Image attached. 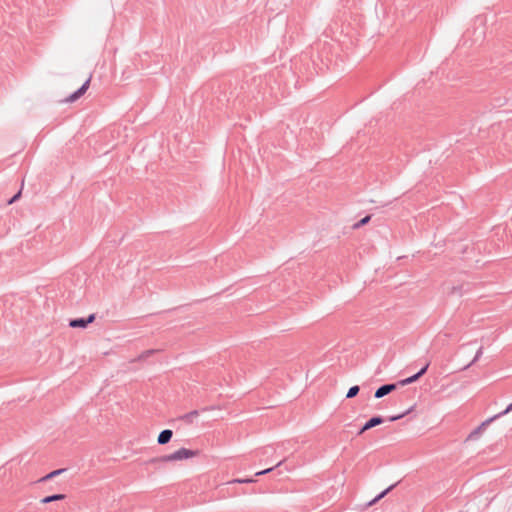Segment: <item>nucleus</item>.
I'll return each instance as SVG.
<instances>
[{"mask_svg": "<svg viewBox=\"0 0 512 512\" xmlns=\"http://www.w3.org/2000/svg\"><path fill=\"white\" fill-rule=\"evenodd\" d=\"M199 454L196 450H191L188 448H179L178 450H175L174 452L163 455L159 458V461L162 463H169V462H177V461H184L191 458L197 457Z\"/></svg>", "mask_w": 512, "mask_h": 512, "instance_id": "1", "label": "nucleus"}, {"mask_svg": "<svg viewBox=\"0 0 512 512\" xmlns=\"http://www.w3.org/2000/svg\"><path fill=\"white\" fill-rule=\"evenodd\" d=\"M512 411V402L506 407V409L504 411H502L501 413H499L498 415H495L491 418H488L486 419L484 422H482L475 430H473L469 436H468V439H475L477 438L478 436H480L486 429V427L494 420L496 419L497 417L501 416V415H506L508 413H510Z\"/></svg>", "mask_w": 512, "mask_h": 512, "instance_id": "2", "label": "nucleus"}, {"mask_svg": "<svg viewBox=\"0 0 512 512\" xmlns=\"http://www.w3.org/2000/svg\"><path fill=\"white\" fill-rule=\"evenodd\" d=\"M91 79H92V76L90 75L86 81L84 82V84L77 90L75 91L74 93H72L71 95H69L68 97L64 98L63 100L60 101V103H73L75 101H77L81 96H83L86 91L88 90L89 86H90V82H91Z\"/></svg>", "mask_w": 512, "mask_h": 512, "instance_id": "3", "label": "nucleus"}, {"mask_svg": "<svg viewBox=\"0 0 512 512\" xmlns=\"http://www.w3.org/2000/svg\"><path fill=\"white\" fill-rule=\"evenodd\" d=\"M95 320V315H90L87 319H74L71 320L69 325L72 328H85L88 324Z\"/></svg>", "mask_w": 512, "mask_h": 512, "instance_id": "4", "label": "nucleus"}, {"mask_svg": "<svg viewBox=\"0 0 512 512\" xmlns=\"http://www.w3.org/2000/svg\"><path fill=\"white\" fill-rule=\"evenodd\" d=\"M382 422H383V419L381 417H373V418H371L361 428V430L359 431V435L363 434L367 430H369V429H371V428H373V427H375L377 425H380Z\"/></svg>", "mask_w": 512, "mask_h": 512, "instance_id": "5", "label": "nucleus"}, {"mask_svg": "<svg viewBox=\"0 0 512 512\" xmlns=\"http://www.w3.org/2000/svg\"><path fill=\"white\" fill-rule=\"evenodd\" d=\"M173 436V431L170 429L163 430L160 432L157 438V442L159 445H165L170 442Z\"/></svg>", "mask_w": 512, "mask_h": 512, "instance_id": "6", "label": "nucleus"}, {"mask_svg": "<svg viewBox=\"0 0 512 512\" xmlns=\"http://www.w3.org/2000/svg\"><path fill=\"white\" fill-rule=\"evenodd\" d=\"M395 389H396L395 384H388V385L381 386L379 389L376 390L375 397L381 398V397L389 394L390 392L394 391Z\"/></svg>", "mask_w": 512, "mask_h": 512, "instance_id": "7", "label": "nucleus"}, {"mask_svg": "<svg viewBox=\"0 0 512 512\" xmlns=\"http://www.w3.org/2000/svg\"><path fill=\"white\" fill-rule=\"evenodd\" d=\"M427 368H428V365L424 366L417 374H415L409 378H406L404 380H401L399 382V384L401 386H404V385L415 382L420 376H422L426 372Z\"/></svg>", "mask_w": 512, "mask_h": 512, "instance_id": "8", "label": "nucleus"}, {"mask_svg": "<svg viewBox=\"0 0 512 512\" xmlns=\"http://www.w3.org/2000/svg\"><path fill=\"white\" fill-rule=\"evenodd\" d=\"M64 498H65V495L56 494V495L44 497L43 499H41V503L47 504V503H50L53 501L63 500Z\"/></svg>", "mask_w": 512, "mask_h": 512, "instance_id": "9", "label": "nucleus"}, {"mask_svg": "<svg viewBox=\"0 0 512 512\" xmlns=\"http://www.w3.org/2000/svg\"><path fill=\"white\" fill-rule=\"evenodd\" d=\"M393 488V486H390L389 488H387L385 491H383L381 494H379L376 498H374L370 503L369 505H374L376 502H378L381 498H383L391 489Z\"/></svg>", "mask_w": 512, "mask_h": 512, "instance_id": "10", "label": "nucleus"}, {"mask_svg": "<svg viewBox=\"0 0 512 512\" xmlns=\"http://www.w3.org/2000/svg\"><path fill=\"white\" fill-rule=\"evenodd\" d=\"M358 392H359V387L358 386H353V387H351L348 390L346 397L347 398H353V397H355L358 394Z\"/></svg>", "mask_w": 512, "mask_h": 512, "instance_id": "11", "label": "nucleus"}, {"mask_svg": "<svg viewBox=\"0 0 512 512\" xmlns=\"http://www.w3.org/2000/svg\"><path fill=\"white\" fill-rule=\"evenodd\" d=\"M370 218H371V217H370L369 215H368V216H366V217H364L363 219H361L358 223H356V224L354 225V228H356V229H357V228H359V227H361V226H363V225L367 224V223L370 221Z\"/></svg>", "mask_w": 512, "mask_h": 512, "instance_id": "12", "label": "nucleus"}, {"mask_svg": "<svg viewBox=\"0 0 512 512\" xmlns=\"http://www.w3.org/2000/svg\"><path fill=\"white\" fill-rule=\"evenodd\" d=\"M62 472V470H55L49 474H47L45 477L42 478V480H48V479H51L53 478L54 476L60 474Z\"/></svg>", "mask_w": 512, "mask_h": 512, "instance_id": "13", "label": "nucleus"}, {"mask_svg": "<svg viewBox=\"0 0 512 512\" xmlns=\"http://www.w3.org/2000/svg\"><path fill=\"white\" fill-rule=\"evenodd\" d=\"M254 480L252 479H235L233 480L232 482L233 483H251L253 482Z\"/></svg>", "mask_w": 512, "mask_h": 512, "instance_id": "14", "label": "nucleus"}, {"mask_svg": "<svg viewBox=\"0 0 512 512\" xmlns=\"http://www.w3.org/2000/svg\"><path fill=\"white\" fill-rule=\"evenodd\" d=\"M270 471H272V468H268V469H265V470L259 471V472H257V473H256V476H260V475L267 474V473H269Z\"/></svg>", "mask_w": 512, "mask_h": 512, "instance_id": "15", "label": "nucleus"}, {"mask_svg": "<svg viewBox=\"0 0 512 512\" xmlns=\"http://www.w3.org/2000/svg\"><path fill=\"white\" fill-rule=\"evenodd\" d=\"M21 195V191H19L10 201H9V204H12L13 202H15L17 199H19Z\"/></svg>", "mask_w": 512, "mask_h": 512, "instance_id": "16", "label": "nucleus"}]
</instances>
